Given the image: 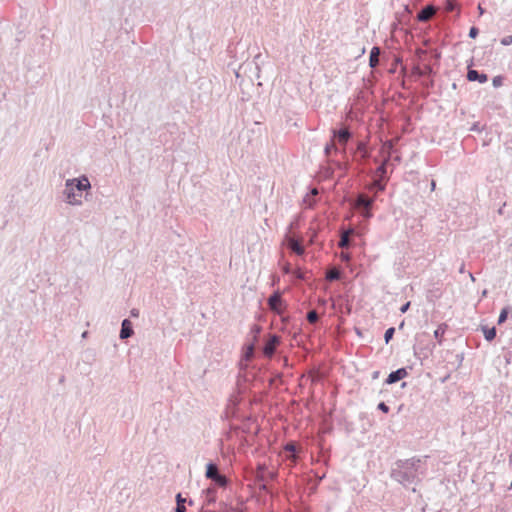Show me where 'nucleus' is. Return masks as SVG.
<instances>
[{"label": "nucleus", "mask_w": 512, "mask_h": 512, "mask_svg": "<svg viewBox=\"0 0 512 512\" xmlns=\"http://www.w3.org/2000/svg\"><path fill=\"white\" fill-rule=\"evenodd\" d=\"M176 506L173 509V512H186L185 504L187 502V499L183 497L182 493H177L176 497Z\"/></svg>", "instance_id": "nucleus-21"}, {"label": "nucleus", "mask_w": 512, "mask_h": 512, "mask_svg": "<svg viewBox=\"0 0 512 512\" xmlns=\"http://www.w3.org/2000/svg\"><path fill=\"white\" fill-rule=\"evenodd\" d=\"M259 483V489L265 493H271L269 485L265 482L264 476H261Z\"/></svg>", "instance_id": "nucleus-30"}, {"label": "nucleus", "mask_w": 512, "mask_h": 512, "mask_svg": "<svg viewBox=\"0 0 512 512\" xmlns=\"http://www.w3.org/2000/svg\"><path fill=\"white\" fill-rule=\"evenodd\" d=\"M444 9L449 13H456L458 17L461 11V5L456 0H445Z\"/></svg>", "instance_id": "nucleus-20"}, {"label": "nucleus", "mask_w": 512, "mask_h": 512, "mask_svg": "<svg viewBox=\"0 0 512 512\" xmlns=\"http://www.w3.org/2000/svg\"><path fill=\"white\" fill-rule=\"evenodd\" d=\"M459 272H460V273H463V272H464V264H462V266L460 267Z\"/></svg>", "instance_id": "nucleus-55"}, {"label": "nucleus", "mask_w": 512, "mask_h": 512, "mask_svg": "<svg viewBox=\"0 0 512 512\" xmlns=\"http://www.w3.org/2000/svg\"><path fill=\"white\" fill-rule=\"evenodd\" d=\"M276 477H277V474H276L275 472H268V478H269L270 480H272V481H273V480H275V479H276Z\"/></svg>", "instance_id": "nucleus-48"}, {"label": "nucleus", "mask_w": 512, "mask_h": 512, "mask_svg": "<svg viewBox=\"0 0 512 512\" xmlns=\"http://www.w3.org/2000/svg\"><path fill=\"white\" fill-rule=\"evenodd\" d=\"M387 181L372 177L371 183L369 184V189L375 192H383L386 189Z\"/></svg>", "instance_id": "nucleus-17"}, {"label": "nucleus", "mask_w": 512, "mask_h": 512, "mask_svg": "<svg viewBox=\"0 0 512 512\" xmlns=\"http://www.w3.org/2000/svg\"><path fill=\"white\" fill-rule=\"evenodd\" d=\"M219 473L218 467L214 462L210 461L206 464L205 477L207 479L213 481Z\"/></svg>", "instance_id": "nucleus-19"}, {"label": "nucleus", "mask_w": 512, "mask_h": 512, "mask_svg": "<svg viewBox=\"0 0 512 512\" xmlns=\"http://www.w3.org/2000/svg\"><path fill=\"white\" fill-rule=\"evenodd\" d=\"M90 188V181L85 175L78 178L68 179L63 190L65 201L73 206L81 205L82 201L80 200V197L84 191H87Z\"/></svg>", "instance_id": "nucleus-3"}, {"label": "nucleus", "mask_w": 512, "mask_h": 512, "mask_svg": "<svg viewBox=\"0 0 512 512\" xmlns=\"http://www.w3.org/2000/svg\"><path fill=\"white\" fill-rule=\"evenodd\" d=\"M427 458L428 456L422 458L415 456L409 459H398L391 467L390 478L405 488L418 485L426 475Z\"/></svg>", "instance_id": "nucleus-1"}, {"label": "nucleus", "mask_w": 512, "mask_h": 512, "mask_svg": "<svg viewBox=\"0 0 512 512\" xmlns=\"http://www.w3.org/2000/svg\"><path fill=\"white\" fill-rule=\"evenodd\" d=\"M436 186V182L434 180L431 181V190H434Z\"/></svg>", "instance_id": "nucleus-51"}, {"label": "nucleus", "mask_w": 512, "mask_h": 512, "mask_svg": "<svg viewBox=\"0 0 512 512\" xmlns=\"http://www.w3.org/2000/svg\"><path fill=\"white\" fill-rule=\"evenodd\" d=\"M406 385H407V383H406V382H403V383L401 384V387H402V388H404V387H406Z\"/></svg>", "instance_id": "nucleus-56"}, {"label": "nucleus", "mask_w": 512, "mask_h": 512, "mask_svg": "<svg viewBox=\"0 0 512 512\" xmlns=\"http://www.w3.org/2000/svg\"><path fill=\"white\" fill-rule=\"evenodd\" d=\"M203 493L205 494V501H204V505H212L216 502V494H217V489L216 487L214 486H209L208 488H206L205 490H203Z\"/></svg>", "instance_id": "nucleus-16"}, {"label": "nucleus", "mask_w": 512, "mask_h": 512, "mask_svg": "<svg viewBox=\"0 0 512 512\" xmlns=\"http://www.w3.org/2000/svg\"><path fill=\"white\" fill-rule=\"evenodd\" d=\"M212 482L216 488H226L230 484V479L225 474L219 473Z\"/></svg>", "instance_id": "nucleus-23"}, {"label": "nucleus", "mask_w": 512, "mask_h": 512, "mask_svg": "<svg viewBox=\"0 0 512 512\" xmlns=\"http://www.w3.org/2000/svg\"><path fill=\"white\" fill-rule=\"evenodd\" d=\"M299 228V217H296L288 226L289 231Z\"/></svg>", "instance_id": "nucleus-38"}, {"label": "nucleus", "mask_w": 512, "mask_h": 512, "mask_svg": "<svg viewBox=\"0 0 512 512\" xmlns=\"http://www.w3.org/2000/svg\"><path fill=\"white\" fill-rule=\"evenodd\" d=\"M408 369H411V367H401L398 368L397 370L390 372L387 378L385 379L384 384L392 385L403 380L409 375Z\"/></svg>", "instance_id": "nucleus-10"}, {"label": "nucleus", "mask_w": 512, "mask_h": 512, "mask_svg": "<svg viewBox=\"0 0 512 512\" xmlns=\"http://www.w3.org/2000/svg\"><path fill=\"white\" fill-rule=\"evenodd\" d=\"M456 357H457V359H458L459 363L461 364V362L463 361V358H464V357H463V354H457V356H456Z\"/></svg>", "instance_id": "nucleus-50"}, {"label": "nucleus", "mask_w": 512, "mask_h": 512, "mask_svg": "<svg viewBox=\"0 0 512 512\" xmlns=\"http://www.w3.org/2000/svg\"><path fill=\"white\" fill-rule=\"evenodd\" d=\"M261 330L262 327L257 324H253V326L251 327V332L255 334V340H257L259 334L261 333Z\"/></svg>", "instance_id": "nucleus-35"}, {"label": "nucleus", "mask_w": 512, "mask_h": 512, "mask_svg": "<svg viewBox=\"0 0 512 512\" xmlns=\"http://www.w3.org/2000/svg\"><path fill=\"white\" fill-rule=\"evenodd\" d=\"M466 77L470 82H479L482 84L488 81V75L486 73L471 68L468 69Z\"/></svg>", "instance_id": "nucleus-13"}, {"label": "nucleus", "mask_w": 512, "mask_h": 512, "mask_svg": "<svg viewBox=\"0 0 512 512\" xmlns=\"http://www.w3.org/2000/svg\"><path fill=\"white\" fill-rule=\"evenodd\" d=\"M331 141L324 147V153L330 157L331 152L341 153L347 157L348 144L353 141L354 133L349 126L341 124L338 128L331 129Z\"/></svg>", "instance_id": "nucleus-2"}, {"label": "nucleus", "mask_w": 512, "mask_h": 512, "mask_svg": "<svg viewBox=\"0 0 512 512\" xmlns=\"http://www.w3.org/2000/svg\"><path fill=\"white\" fill-rule=\"evenodd\" d=\"M512 312V307L510 305H507L505 307H503L500 311V314H499V317H498V321H497V324L498 325H501L503 324L507 318H508V315Z\"/></svg>", "instance_id": "nucleus-25"}, {"label": "nucleus", "mask_w": 512, "mask_h": 512, "mask_svg": "<svg viewBox=\"0 0 512 512\" xmlns=\"http://www.w3.org/2000/svg\"><path fill=\"white\" fill-rule=\"evenodd\" d=\"M434 12H435V7L431 4H428V5L424 6L417 13L416 18L419 22H426L431 18V16L434 14Z\"/></svg>", "instance_id": "nucleus-15"}, {"label": "nucleus", "mask_w": 512, "mask_h": 512, "mask_svg": "<svg viewBox=\"0 0 512 512\" xmlns=\"http://www.w3.org/2000/svg\"><path fill=\"white\" fill-rule=\"evenodd\" d=\"M283 292L279 289L273 291L272 294L269 295L267 298V306L270 309V311L279 316L280 314H283L287 311L288 303L283 298Z\"/></svg>", "instance_id": "nucleus-6"}, {"label": "nucleus", "mask_w": 512, "mask_h": 512, "mask_svg": "<svg viewBox=\"0 0 512 512\" xmlns=\"http://www.w3.org/2000/svg\"><path fill=\"white\" fill-rule=\"evenodd\" d=\"M448 329V325L446 323H441L437 329L434 331V337L437 340L439 345L443 343V336Z\"/></svg>", "instance_id": "nucleus-24"}, {"label": "nucleus", "mask_w": 512, "mask_h": 512, "mask_svg": "<svg viewBox=\"0 0 512 512\" xmlns=\"http://www.w3.org/2000/svg\"><path fill=\"white\" fill-rule=\"evenodd\" d=\"M351 155L358 165L362 166L361 170L366 171L371 158V150L364 141H357L355 148H351Z\"/></svg>", "instance_id": "nucleus-4"}, {"label": "nucleus", "mask_w": 512, "mask_h": 512, "mask_svg": "<svg viewBox=\"0 0 512 512\" xmlns=\"http://www.w3.org/2000/svg\"><path fill=\"white\" fill-rule=\"evenodd\" d=\"M510 463H512V455L510 456Z\"/></svg>", "instance_id": "nucleus-60"}, {"label": "nucleus", "mask_w": 512, "mask_h": 512, "mask_svg": "<svg viewBox=\"0 0 512 512\" xmlns=\"http://www.w3.org/2000/svg\"><path fill=\"white\" fill-rule=\"evenodd\" d=\"M378 375H379V371H375V372L373 373V378H374V379H375V378H377V377H378Z\"/></svg>", "instance_id": "nucleus-52"}, {"label": "nucleus", "mask_w": 512, "mask_h": 512, "mask_svg": "<svg viewBox=\"0 0 512 512\" xmlns=\"http://www.w3.org/2000/svg\"><path fill=\"white\" fill-rule=\"evenodd\" d=\"M394 334H395V327H390L385 331L384 341L386 344H388L393 339Z\"/></svg>", "instance_id": "nucleus-29"}, {"label": "nucleus", "mask_w": 512, "mask_h": 512, "mask_svg": "<svg viewBox=\"0 0 512 512\" xmlns=\"http://www.w3.org/2000/svg\"><path fill=\"white\" fill-rule=\"evenodd\" d=\"M254 351H255V343L254 342L246 345L243 350V358L245 360H250L254 355Z\"/></svg>", "instance_id": "nucleus-26"}, {"label": "nucleus", "mask_w": 512, "mask_h": 512, "mask_svg": "<svg viewBox=\"0 0 512 512\" xmlns=\"http://www.w3.org/2000/svg\"><path fill=\"white\" fill-rule=\"evenodd\" d=\"M481 330L486 341L492 342L496 338L497 330L495 326H481Z\"/></svg>", "instance_id": "nucleus-22"}, {"label": "nucleus", "mask_w": 512, "mask_h": 512, "mask_svg": "<svg viewBox=\"0 0 512 512\" xmlns=\"http://www.w3.org/2000/svg\"><path fill=\"white\" fill-rule=\"evenodd\" d=\"M326 279L328 281H338L341 279V273L340 271L334 269V270H331L329 271L327 274H326Z\"/></svg>", "instance_id": "nucleus-27"}, {"label": "nucleus", "mask_w": 512, "mask_h": 512, "mask_svg": "<svg viewBox=\"0 0 512 512\" xmlns=\"http://www.w3.org/2000/svg\"><path fill=\"white\" fill-rule=\"evenodd\" d=\"M87 335V332L85 331L83 334H82V337H86Z\"/></svg>", "instance_id": "nucleus-58"}, {"label": "nucleus", "mask_w": 512, "mask_h": 512, "mask_svg": "<svg viewBox=\"0 0 512 512\" xmlns=\"http://www.w3.org/2000/svg\"><path fill=\"white\" fill-rule=\"evenodd\" d=\"M434 348L435 344L432 342L424 344L422 341H417V343L413 346L414 355L418 359H426L432 354Z\"/></svg>", "instance_id": "nucleus-9"}, {"label": "nucleus", "mask_w": 512, "mask_h": 512, "mask_svg": "<svg viewBox=\"0 0 512 512\" xmlns=\"http://www.w3.org/2000/svg\"><path fill=\"white\" fill-rule=\"evenodd\" d=\"M306 319L309 323H315L319 319V315L316 310H310L306 314Z\"/></svg>", "instance_id": "nucleus-28"}, {"label": "nucleus", "mask_w": 512, "mask_h": 512, "mask_svg": "<svg viewBox=\"0 0 512 512\" xmlns=\"http://www.w3.org/2000/svg\"><path fill=\"white\" fill-rule=\"evenodd\" d=\"M509 489H512V480H511V483H510Z\"/></svg>", "instance_id": "nucleus-59"}, {"label": "nucleus", "mask_w": 512, "mask_h": 512, "mask_svg": "<svg viewBox=\"0 0 512 512\" xmlns=\"http://www.w3.org/2000/svg\"><path fill=\"white\" fill-rule=\"evenodd\" d=\"M376 200V196L367 197L363 194H358L352 200V204L362 211V215L365 219H370L373 216L371 211L373 204Z\"/></svg>", "instance_id": "nucleus-7"}, {"label": "nucleus", "mask_w": 512, "mask_h": 512, "mask_svg": "<svg viewBox=\"0 0 512 512\" xmlns=\"http://www.w3.org/2000/svg\"><path fill=\"white\" fill-rule=\"evenodd\" d=\"M484 127H485V126H484V125H481V124H480V122H475V123L471 126L470 131L480 133V132H482V131H483Z\"/></svg>", "instance_id": "nucleus-32"}, {"label": "nucleus", "mask_w": 512, "mask_h": 512, "mask_svg": "<svg viewBox=\"0 0 512 512\" xmlns=\"http://www.w3.org/2000/svg\"><path fill=\"white\" fill-rule=\"evenodd\" d=\"M282 339L277 334H266L263 337L262 344L259 346V350L263 357L272 358L277 351L278 346L281 344Z\"/></svg>", "instance_id": "nucleus-5"}, {"label": "nucleus", "mask_w": 512, "mask_h": 512, "mask_svg": "<svg viewBox=\"0 0 512 512\" xmlns=\"http://www.w3.org/2000/svg\"><path fill=\"white\" fill-rule=\"evenodd\" d=\"M279 318L281 322L280 331L283 333L291 334L295 329L293 317L285 312L283 314H280Z\"/></svg>", "instance_id": "nucleus-12"}, {"label": "nucleus", "mask_w": 512, "mask_h": 512, "mask_svg": "<svg viewBox=\"0 0 512 512\" xmlns=\"http://www.w3.org/2000/svg\"><path fill=\"white\" fill-rule=\"evenodd\" d=\"M504 77L502 75H497L492 79V84L494 88L501 87L503 85Z\"/></svg>", "instance_id": "nucleus-31"}, {"label": "nucleus", "mask_w": 512, "mask_h": 512, "mask_svg": "<svg viewBox=\"0 0 512 512\" xmlns=\"http://www.w3.org/2000/svg\"><path fill=\"white\" fill-rule=\"evenodd\" d=\"M381 54V48L373 46L369 55V65L371 68H375L379 65V56Z\"/></svg>", "instance_id": "nucleus-18"}, {"label": "nucleus", "mask_w": 512, "mask_h": 512, "mask_svg": "<svg viewBox=\"0 0 512 512\" xmlns=\"http://www.w3.org/2000/svg\"><path fill=\"white\" fill-rule=\"evenodd\" d=\"M130 316H131V317H135V318L139 317V310H138V309H136V308H133V309L130 311Z\"/></svg>", "instance_id": "nucleus-47"}, {"label": "nucleus", "mask_w": 512, "mask_h": 512, "mask_svg": "<svg viewBox=\"0 0 512 512\" xmlns=\"http://www.w3.org/2000/svg\"><path fill=\"white\" fill-rule=\"evenodd\" d=\"M133 334L134 330L132 322L129 319H124L121 323L119 338L121 340H126L130 338Z\"/></svg>", "instance_id": "nucleus-14"}, {"label": "nucleus", "mask_w": 512, "mask_h": 512, "mask_svg": "<svg viewBox=\"0 0 512 512\" xmlns=\"http://www.w3.org/2000/svg\"><path fill=\"white\" fill-rule=\"evenodd\" d=\"M304 202L307 204V207H313L315 202L310 199V195L307 194L304 198Z\"/></svg>", "instance_id": "nucleus-42"}, {"label": "nucleus", "mask_w": 512, "mask_h": 512, "mask_svg": "<svg viewBox=\"0 0 512 512\" xmlns=\"http://www.w3.org/2000/svg\"><path fill=\"white\" fill-rule=\"evenodd\" d=\"M310 194H311V196L314 197V196H316L318 194V190L316 188H311L310 189Z\"/></svg>", "instance_id": "nucleus-49"}, {"label": "nucleus", "mask_w": 512, "mask_h": 512, "mask_svg": "<svg viewBox=\"0 0 512 512\" xmlns=\"http://www.w3.org/2000/svg\"><path fill=\"white\" fill-rule=\"evenodd\" d=\"M221 509L218 512H228L229 508L228 505L224 502L220 503Z\"/></svg>", "instance_id": "nucleus-46"}, {"label": "nucleus", "mask_w": 512, "mask_h": 512, "mask_svg": "<svg viewBox=\"0 0 512 512\" xmlns=\"http://www.w3.org/2000/svg\"><path fill=\"white\" fill-rule=\"evenodd\" d=\"M410 307V302H406L404 303L401 307H400V312L401 313H406L408 311Z\"/></svg>", "instance_id": "nucleus-44"}, {"label": "nucleus", "mask_w": 512, "mask_h": 512, "mask_svg": "<svg viewBox=\"0 0 512 512\" xmlns=\"http://www.w3.org/2000/svg\"><path fill=\"white\" fill-rule=\"evenodd\" d=\"M186 503H188V505H190V506H192V505L194 504V502H193V500H192V499L187 500V502H186Z\"/></svg>", "instance_id": "nucleus-53"}, {"label": "nucleus", "mask_w": 512, "mask_h": 512, "mask_svg": "<svg viewBox=\"0 0 512 512\" xmlns=\"http://www.w3.org/2000/svg\"><path fill=\"white\" fill-rule=\"evenodd\" d=\"M479 34V29L476 26H472L469 30L468 36L472 39H475Z\"/></svg>", "instance_id": "nucleus-36"}, {"label": "nucleus", "mask_w": 512, "mask_h": 512, "mask_svg": "<svg viewBox=\"0 0 512 512\" xmlns=\"http://www.w3.org/2000/svg\"><path fill=\"white\" fill-rule=\"evenodd\" d=\"M309 231L311 232V238H310V242L313 243L316 236H317V232L314 228L310 227L309 228Z\"/></svg>", "instance_id": "nucleus-43"}, {"label": "nucleus", "mask_w": 512, "mask_h": 512, "mask_svg": "<svg viewBox=\"0 0 512 512\" xmlns=\"http://www.w3.org/2000/svg\"><path fill=\"white\" fill-rule=\"evenodd\" d=\"M285 241L290 251L294 254L301 256L305 253L302 237L291 235L290 232H288L285 235Z\"/></svg>", "instance_id": "nucleus-8"}, {"label": "nucleus", "mask_w": 512, "mask_h": 512, "mask_svg": "<svg viewBox=\"0 0 512 512\" xmlns=\"http://www.w3.org/2000/svg\"><path fill=\"white\" fill-rule=\"evenodd\" d=\"M470 277H471V279H472L473 281L475 280L474 276H473L471 273H470Z\"/></svg>", "instance_id": "nucleus-57"}, {"label": "nucleus", "mask_w": 512, "mask_h": 512, "mask_svg": "<svg viewBox=\"0 0 512 512\" xmlns=\"http://www.w3.org/2000/svg\"><path fill=\"white\" fill-rule=\"evenodd\" d=\"M478 9H479L480 14L484 13V9L480 5L478 6Z\"/></svg>", "instance_id": "nucleus-54"}, {"label": "nucleus", "mask_w": 512, "mask_h": 512, "mask_svg": "<svg viewBox=\"0 0 512 512\" xmlns=\"http://www.w3.org/2000/svg\"><path fill=\"white\" fill-rule=\"evenodd\" d=\"M501 44L503 46H509L512 44V35H507L501 39Z\"/></svg>", "instance_id": "nucleus-37"}, {"label": "nucleus", "mask_w": 512, "mask_h": 512, "mask_svg": "<svg viewBox=\"0 0 512 512\" xmlns=\"http://www.w3.org/2000/svg\"><path fill=\"white\" fill-rule=\"evenodd\" d=\"M293 276L296 278V279H299V280H303L304 279V274L301 270H295L292 272Z\"/></svg>", "instance_id": "nucleus-41"}, {"label": "nucleus", "mask_w": 512, "mask_h": 512, "mask_svg": "<svg viewBox=\"0 0 512 512\" xmlns=\"http://www.w3.org/2000/svg\"><path fill=\"white\" fill-rule=\"evenodd\" d=\"M282 272L284 274H292L293 270L291 268V265L289 263L284 264L282 267Z\"/></svg>", "instance_id": "nucleus-40"}, {"label": "nucleus", "mask_w": 512, "mask_h": 512, "mask_svg": "<svg viewBox=\"0 0 512 512\" xmlns=\"http://www.w3.org/2000/svg\"><path fill=\"white\" fill-rule=\"evenodd\" d=\"M367 173L371 174L372 177L380 178L385 181H388V175H387V162L383 161L378 164L375 170H373L371 167L366 166Z\"/></svg>", "instance_id": "nucleus-11"}, {"label": "nucleus", "mask_w": 512, "mask_h": 512, "mask_svg": "<svg viewBox=\"0 0 512 512\" xmlns=\"http://www.w3.org/2000/svg\"><path fill=\"white\" fill-rule=\"evenodd\" d=\"M377 409L385 414L390 411V407L385 402H380L377 406Z\"/></svg>", "instance_id": "nucleus-33"}, {"label": "nucleus", "mask_w": 512, "mask_h": 512, "mask_svg": "<svg viewBox=\"0 0 512 512\" xmlns=\"http://www.w3.org/2000/svg\"><path fill=\"white\" fill-rule=\"evenodd\" d=\"M340 259H341V261H343V262H347V261H349V260H350V254H349V253H342V254L340 255Z\"/></svg>", "instance_id": "nucleus-45"}, {"label": "nucleus", "mask_w": 512, "mask_h": 512, "mask_svg": "<svg viewBox=\"0 0 512 512\" xmlns=\"http://www.w3.org/2000/svg\"><path fill=\"white\" fill-rule=\"evenodd\" d=\"M285 449H286V451L291 452V453H293V454H295V453H296V451H297L296 446H295V444H294V443H288V444H286Z\"/></svg>", "instance_id": "nucleus-39"}, {"label": "nucleus", "mask_w": 512, "mask_h": 512, "mask_svg": "<svg viewBox=\"0 0 512 512\" xmlns=\"http://www.w3.org/2000/svg\"><path fill=\"white\" fill-rule=\"evenodd\" d=\"M348 243H349L348 235L347 234L342 235L340 240H339V246L340 247H346V246H348Z\"/></svg>", "instance_id": "nucleus-34"}]
</instances>
